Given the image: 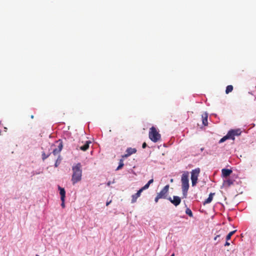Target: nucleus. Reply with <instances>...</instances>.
<instances>
[{
    "label": "nucleus",
    "instance_id": "obj_25",
    "mask_svg": "<svg viewBox=\"0 0 256 256\" xmlns=\"http://www.w3.org/2000/svg\"><path fill=\"white\" fill-rule=\"evenodd\" d=\"M146 146H147L146 144V142H144V143L142 144V148H145L146 147Z\"/></svg>",
    "mask_w": 256,
    "mask_h": 256
},
{
    "label": "nucleus",
    "instance_id": "obj_10",
    "mask_svg": "<svg viewBox=\"0 0 256 256\" xmlns=\"http://www.w3.org/2000/svg\"><path fill=\"white\" fill-rule=\"evenodd\" d=\"M142 192V190L140 189L136 194L132 195V203H134L136 202L137 198H139Z\"/></svg>",
    "mask_w": 256,
    "mask_h": 256
},
{
    "label": "nucleus",
    "instance_id": "obj_28",
    "mask_svg": "<svg viewBox=\"0 0 256 256\" xmlns=\"http://www.w3.org/2000/svg\"><path fill=\"white\" fill-rule=\"evenodd\" d=\"M62 202L61 206L64 208L65 206L64 201H62Z\"/></svg>",
    "mask_w": 256,
    "mask_h": 256
},
{
    "label": "nucleus",
    "instance_id": "obj_24",
    "mask_svg": "<svg viewBox=\"0 0 256 256\" xmlns=\"http://www.w3.org/2000/svg\"><path fill=\"white\" fill-rule=\"evenodd\" d=\"M60 160H61V158H57V160L56 162V163H55V166L56 167H57L58 166V165L60 164Z\"/></svg>",
    "mask_w": 256,
    "mask_h": 256
},
{
    "label": "nucleus",
    "instance_id": "obj_33",
    "mask_svg": "<svg viewBox=\"0 0 256 256\" xmlns=\"http://www.w3.org/2000/svg\"><path fill=\"white\" fill-rule=\"evenodd\" d=\"M171 256H174V254H172Z\"/></svg>",
    "mask_w": 256,
    "mask_h": 256
},
{
    "label": "nucleus",
    "instance_id": "obj_34",
    "mask_svg": "<svg viewBox=\"0 0 256 256\" xmlns=\"http://www.w3.org/2000/svg\"><path fill=\"white\" fill-rule=\"evenodd\" d=\"M172 181H173V180H172H172H170V182H172Z\"/></svg>",
    "mask_w": 256,
    "mask_h": 256
},
{
    "label": "nucleus",
    "instance_id": "obj_20",
    "mask_svg": "<svg viewBox=\"0 0 256 256\" xmlns=\"http://www.w3.org/2000/svg\"><path fill=\"white\" fill-rule=\"evenodd\" d=\"M228 139H230V138L228 137V136L226 134V136H224L220 140L219 143H222V142H224L225 140H228Z\"/></svg>",
    "mask_w": 256,
    "mask_h": 256
},
{
    "label": "nucleus",
    "instance_id": "obj_16",
    "mask_svg": "<svg viewBox=\"0 0 256 256\" xmlns=\"http://www.w3.org/2000/svg\"><path fill=\"white\" fill-rule=\"evenodd\" d=\"M202 124L204 126H207L208 125V114H205L204 115L202 116Z\"/></svg>",
    "mask_w": 256,
    "mask_h": 256
},
{
    "label": "nucleus",
    "instance_id": "obj_6",
    "mask_svg": "<svg viewBox=\"0 0 256 256\" xmlns=\"http://www.w3.org/2000/svg\"><path fill=\"white\" fill-rule=\"evenodd\" d=\"M242 131L240 129L231 130L228 132L227 134L228 136L230 139L234 140L235 136H238L240 135Z\"/></svg>",
    "mask_w": 256,
    "mask_h": 256
},
{
    "label": "nucleus",
    "instance_id": "obj_4",
    "mask_svg": "<svg viewBox=\"0 0 256 256\" xmlns=\"http://www.w3.org/2000/svg\"><path fill=\"white\" fill-rule=\"evenodd\" d=\"M169 190V185H166L161 191L156 196L155 198L154 201L156 202H158V200L160 198L165 199L166 198V196L168 193Z\"/></svg>",
    "mask_w": 256,
    "mask_h": 256
},
{
    "label": "nucleus",
    "instance_id": "obj_8",
    "mask_svg": "<svg viewBox=\"0 0 256 256\" xmlns=\"http://www.w3.org/2000/svg\"><path fill=\"white\" fill-rule=\"evenodd\" d=\"M62 142H60L57 148H56L52 150V154L55 156H58V158H60V152L62 151Z\"/></svg>",
    "mask_w": 256,
    "mask_h": 256
},
{
    "label": "nucleus",
    "instance_id": "obj_15",
    "mask_svg": "<svg viewBox=\"0 0 256 256\" xmlns=\"http://www.w3.org/2000/svg\"><path fill=\"white\" fill-rule=\"evenodd\" d=\"M233 181L231 180H227L224 181V185L226 187H230L231 185L233 184Z\"/></svg>",
    "mask_w": 256,
    "mask_h": 256
},
{
    "label": "nucleus",
    "instance_id": "obj_11",
    "mask_svg": "<svg viewBox=\"0 0 256 256\" xmlns=\"http://www.w3.org/2000/svg\"><path fill=\"white\" fill-rule=\"evenodd\" d=\"M232 171L230 169L223 168L222 170V175L223 177L226 178L229 176Z\"/></svg>",
    "mask_w": 256,
    "mask_h": 256
},
{
    "label": "nucleus",
    "instance_id": "obj_23",
    "mask_svg": "<svg viewBox=\"0 0 256 256\" xmlns=\"http://www.w3.org/2000/svg\"><path fill=\"white\" fill-rule=\"evenodd\" d=\"M149 186H150L149 184L147 183L140 189L142 190L143 192L144 190L148 189L149 188Z\"/></svg>",
    "mask_w": 256,
    "mask_h": 256
},
{
    "label": "nucleus",
    "instance_id": "obj_30",
    "mask_svg": "<svg viewBox=\"0 0 256 256\" xmlns=\"http://www.w3.org/2000/svg\"><path fill=\"white\" fill-rule=\"evenodd\" d=\"M112 202V200H110L109 202H107L106 203V206H108Z\"/></svg>",
    "mask_w": 256,
    "mask_h": 256
},
{
    "label": "nucleus",
    "instance_id": "obj_22",
    "mask_svg": "<svg viewBox=\"0 0 256 256\" xmlns=\"http://www.w3.org/2000/svg\"><path fill=\"white\" fill-rule=\"evenodd\" d=\"M50 154V153L48 154H46L44 152L42 154V159L43 160H45L46 158H47Z\"/></svg>",
    "mask_w": 256,
    "mask_h": 256
},
{
    "label": "nucleus",
    "instance_id": "obj_26",
    "mask_svg": "<svg viewBox=\"0 0 256 256\" xmlns=\"http://www.w3.org/2000/svg\"><path fill=\"white\" fill-rule=\"evenodd\" d=\"M154 182V180L152 178L151 180H150L148 182V184H149L150 185L151 184H152V182Z\"/></svg>",
    "mask_w": 256,
    "mask_h": 256
},
{
    "label": "nucleus",
    "instance_id": "obj_18",
    "mask_svg": "<svg viewBox=\"0 0 256 256\" xmlns=\"http://www.w3.org/2000/svg\"><path fill=\"white\" fill-rule=\"evenodd\" d=\"M124 166V160L122 159H120L119 162V165L117 167L116 170H118L121 169Z\"/></svg>",
    "mask_w": 256,
    "mask_h": 256
},
{
    "label": "nucleus",
    "instance_id": "obj_31",
    "mask_svg": "<svg viewBox=\"0 0 256 256\" xmlns=\"http://www.w3.org/2000/svg\"><path fill=\"white\" fill-rule=\"evenodd\" d=\"M30 118H34V115H32V116H30Z\"/></svg>",
    "mask_w": 256,
    "mask_h": 256
},
{
    "label": "nucleus",
    "instance_id": "obj_19",
    "mask_svg": "<svg viewBox=\"0 0 256 256\" xmlns=\"http://www.w3.org/2000/svg\"><path fill=\"white\" fill-rule=\"evenodd\" d=\"M236 230H233L228 233L226 236V240L228 241L231 238V236L236 232Z\"/></svg>",
    "mask_w": 256,
    "mask_h": 256
},
{
    "label": "nucleus",
    "instance_id": "obj_1",
    "mask_svg": "<svg viewBox=\"0 0 256 256\" xmlns=\"http://www.w3.org/2000/svg\"><path fill=\"white\" fill-rule=\"evenodd\" d=\"M72 174L71 181L73 185L80 182L82 178V166L80 162L77 163L72 166Z\"/></svg>",
    "mask_w": 256,
    "mask_h": 256
},
{
    "label": "nucleus",
    "instance_id": "obj_3",
    "mask_svg": "<svg viewBox=\"0 0 256 256\" xmlns=\"http://www.w3.org/2000/svg\"><path fill=\"white\" fill-rule=\"evenodd\" d=\"M148 136L150 139L154 142H156L161 138V136L156 130V129L152 126L149 132Z\"/></svg>",
    "mask_w": 256,
    "mask_h": 256
},
{
    "label": "nucleus",
    "instance_id": "obj_9",
    "mask_svg": "<svg viewBox=\"0 0 256 256\" xmlns=\"http://www.w3.org/2000/svg\"><path fill=\"white\" fill-rule=\"evenodd\" d=\"M174 206H178L181 202L180 198L178 196H174L172 199L170 197L168 198Z\"/></svg>",
    "mask_w": 256,
    "mask_h": 256
},
{
    "label": "nucleus",
    "instance_id": "obj_35",
    "mask_svg": "<svg viewBox=\"0 0 256 256\" xmlns=\"http://www.w3.org/2000/svg\"><path fill=\"white\" fill-rule=\"evenodd\" d=\"M36 256H38V255H36Z\"/></svg>",
    "mask_w": 256,
    "mask_h": 256
},
{
    "label": "nucleus",
    "instance_id": "obj_27",
    "mask_svg": "<svg viewBox=\"0 0 256 256\" xmlns=\"http://www.w3.org/2000/svg\"><path fill=\"white\" fill-rule=\"evenodd\" d=\"M230 245V243L226 240V243L224 244V246H228Z\"/></svg>",
    "mask_w": 256,
    "mask_h": 256
},
{
    "label": "nucleus",
    "instance_id": "obj_21",
    "mask_svg": "<svg viewBox=\"0 0 256 256\" xmlns=\"http://www.w3.org/2000/svg\"><path fill=\"white\" fill-rule=\"evenodd\" d=\"M186 213L190 217L193 216L192 212V210L189 208H186Z\"/></svg>",
    "mask_w": 256,
    "mask_h": 256
},
{
    "label": "nucleus",
    "instance_id": "obj_17",
    "mask_svg": "<svg viewBox=\"0 0 256 256\" xmlns=\"http://www.w3.org/2000/svg\"><path fill=\"white\" fill-rule=\"evenodd\" d=\"M232 90H233V86L232 85H228L226 88V94H228L230 92H232Z\"/></svg>",
    "mask_w": 256,
    "mask_h": 256
},
{
    "label": "nucleus",
    "instance_id": "obj_29",
    "mask_svg": "<svg viewBox=\"0 0 256 256\" xmlns=\"http://www.w3.org/2000/svg\"><path fill=\"white\" fill-rule=\"evenodd\" d=\"M220 236V234H219V235H217V236H216L214 237V240H216L218 239V238H219Z\"/></svg>",
    "mask_w": 256,
    "mask_h": 256
},
{
    "label": "nucleus",
    "instance_id": "obj_7",
    "mask_svg": "<svg viewBox=\"0 0 256 256\" xmlns=\"http://www.w3.org/2000/svg\"><path fill=\"white\" fill-rule=\"evenodd\" d=\"M136 148H128L126 150V154L122 156V158H127L132 154H136Z\"/></svg>",
    "mask_w": 256,
    "mask_h": 256
},
{
    "label": "nucleus",
    "instance_id": "obj_12",
    "mask_svg": "<svg viewBox=\"0 0 256 256\" xmlns=\"http://www.w3.org/2000/svg\"><path fill=\"white\" fill-rule=\"evenodd\" d=\"M58 190H60V200L62 201H64L66 192L64 188L58 186Z\"/></svg>",
    "mask_w": 256,
    "mask_h": 256
},
{
    "label": "nucleus",
    "instance_id": "obj_32",
    "mask_svg": "<svg viewBox=\"0 0 256 256\" xmlns=\"http://www.w3.org/2000/svg\"><path fill=\"white\" fill-rule=\"evenodd\" d=\"M204 150V148H200V150H201L202 152V151H203V150Z\"/></svg>",
    "mask_w": 256,
    "mask_h": 256
},
{
    "label": "nucleus",
    "instance_id": "obj_14",
    "mask_svg": "<svg viewBox=\"0 0 256 256\" xmlns=\"http://www.w3.org/2000/svg\"><path fill=\"white\" fill-rule=\"evenodd\" d=\"M91 143L90 141H86L84 144L80 147V149L82 151L86 150L89 148V144Z\"/></svg>",
    "mask_w": 256,
    "mask_h": 256
},
{
    "label": "nucleus",
    "instance_id": "obj_5",
    "mask_svg": "<svg viewBox=\"0 0 256 256\" xmlns=\"http://www.w3.org/2000/svg\"><path fill=\"white\" fill-rule=\"evenodd\" d=\"M200 168H196L194 170H192L191 172V180L192 186H195L197 183L198 178L200 174Z\"/></svg>",
    "mask_w": 256,
    "mask_h": 256
},
{
    "label": "nucleus",
    "instance_id": "obj_2",
    "mask_svg": "<svg viewBox=\"0 0 256 256\" xmlns=\"http://www.w3.org/2000/svg\"><path fill=\"white\" fill-rule=\"evenodd\" d=\"M182 183V192L183 197L184 198H186L187 193L189 188V180H188V172H186L184 173L182 176L181 179Z\"/></svg>",
    "mask_w": 256,
    "mask_h": 256
},
{
    "label": "nucleus",
    "instance_id": "obj_13",
    "mask_svg": "<svg viewBox=\"0 0 256 256\" xmlns=\"http://www.w3.org/2000/svg\"><path fill=\"white\" fill-rule=\"evenodd\" d=\"M215 194V193H210L209 196H208V197L207 199H206L204 202L203 204L204 205H205L206 204H210L212 202V199H213V197H214V196Z\"/></svg>",
    "mask_w": 256,
    "mask_h": 256
}]
</instances>
